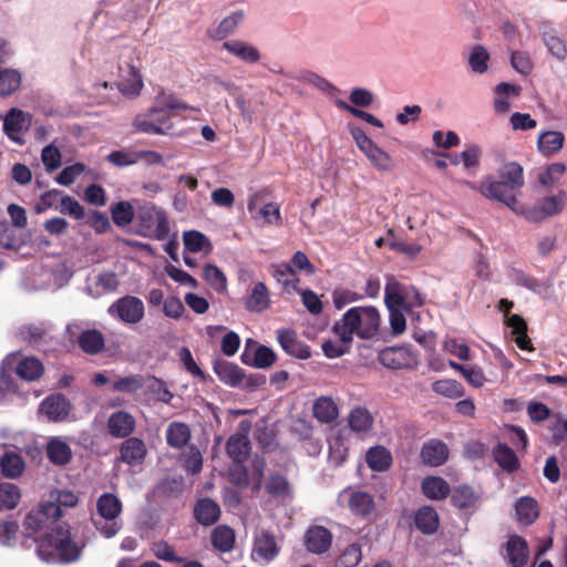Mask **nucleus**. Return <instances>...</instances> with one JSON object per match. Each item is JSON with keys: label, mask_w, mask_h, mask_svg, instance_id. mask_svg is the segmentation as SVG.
<instances>
[{"label": "nucleus", "mask_w": 567, "mask_h": 567, "mask_svg": "<svg viewBox=\"0 0 567 567\" xmlns=\"http://www.w3.org/2000/svg\"><path fill=\"white\" fill-rule=\"evenodd\" d=\"M59 516V506L47 502L31 511L24 522L27 535L38 543V556L47 563H70L81 555V548L70 537L69 526L55 520Z\"/></svg>", "instance_id": "obj_1"}, {"label": "nucleus", "mask_w": 567, "mask_h": 567, "mask_svg": "<svg viewBox=\"0 0 567 567\" xmlns=\"http://www.w3.org/2000/svg\"><path fill=\"white\" fill-rule=\"evenodd\" d=\"M381 316L373 306L353 307L333 324V333L344 341H352L355 334L360 339L373 338L380 329Z\"/></svg>", "instance_id": "obj_2"}, {"label": "nucleus", "mask_w": 567, "mask_h": 567, "mask_svg": "<svg viewBox=\"0 0 567 567\" xmlns=\"http://www.w3.org/2000/svg\"><path fill=\"white\" fill-rule=\"evenodd\" d=\"M137 233L146 238L164 240L169 234L166 212L152 203H142L136 212Z\"/></svg>", "instance_id": "obj_3"}, {"label": "nucleus", "mask_w": 567, "mask_h": 567, "mask_svg": "<svg viewBox=\"0 0 567 567\" xmlns=\"http://www.w3.org/2000/svg\"><path fill=\"white\" fill-rule=\"evenodd\" d=\"M9 370H14L17 375L24 381L38 380L44 371L41 361L34 357H24L13 353L6 358L3 361L1 378H0V400L4 398V391L16 392V388L9 380Z\"/></svg>", "instance_id": "obj_4"}, {"label": "nucleus", "mask_w": 567, "mask_h": 567, "mask_svg": "<svg viewBox=\"0 0 567 567\" xmlns=\"http://www.w3.org/2000/svg\"><path fill=\"white\" fill-rule=\"evenodd\" d=\"M351 134L359 150L367 156L375 169L390 172L393 168L392 157L379 147L361 128L353 127Z\"/></svg>", "instance_id": "obj_5"}, {"label": "nucleus", "mask_w": 567, "mask_h": 567, "mask_svg": "<svg viewBox=\"0 0 567 567\" xmlns=\"http://www.w3.org/2000/svg\"><path fill=\"white\" fill-rule=\"evenodd\" d=\"M172 114L153 105L147 112L135 116L133 126L145 134L165 135L172 128Z\"/></svg>", "instance_id": "obj_6"}, {"label": "nucleus", "mask_w": 567, "mask_h": 567, "mask_svg": "<svg viewBox=\"0 0 567 567\" xmlns=\"http://www.w3.org/2000/svg\"><path fill=\"white\" fill-rule=\"evenodd\" d=\"M566 203V193L559 192L556 195L547 196L532 206H519L518 213L527 220L539 221L547 217L559 214Z\"/></svg>", "instance_id": "obj_7"}, {"label": "nucleus", "mask_w": 567, "mask_h": 567, "mask_svg": "<svg viewBox=\"0 0 567 567\" xmlns=\"http://www.w3.org/2000/svg\"><path fill=\"white\" fill-rule=\"evenodd\" d=\"M472 189H477L483 196L504 203L512 210L518 213L519 206L513 190L501 179L496 181L492 177H485L478 186L473 183L465 182Z\"/></svg>", "instance_id": "obj_8"}, {"label": "nucleus", "mask_w": 567, "mask_h": 567, "mask_svg": "<svg viewBox=\"0 0 567 567\" xmlns=\"http://www.w3.org/2000/svg\"><path fill=\"white\" fill-rule=\"evenodd\" d=\"M109 313L124 323L134 324L144 318L145 307L140 298L125 296L109 307Z\"/></svg>", "instance_id": "obj_9"}, {"label": "nucleus", "mask_w": 567, "mask_h": 567, "mask_svg": "<svg viewBox=\"0 0 567 567\" xmlns=\"http://www.w3.org/2000/svg\"><path fill=\"white\" fill-rule=\"evenodd\" d=\"M384 301L392 307H399L404 310H410L423 303L420 292L414 287L401 286L396 282L386 285Z\"/></svg>", "instance_id": "obj_10"}, {"label": "nucleus", "mask_w": 567, "mask_h": 567, "mask_svg": "<svg viewBox=\"0 0 567 567\" xmlns=\"http://www.w3.org/2000/svg\"><path fill=\"white\" fill-rule=\"evenodd\" d=\"M31 125V115L20 109H11L3 118V132L14 143H24L23 133Z\"/></svg>", "instance_id": "obj_11"}, {"label": "nucleus", "mask_w": 567, "mask_h": 567, "mask_svg": "<svg viewBox=\"0 0 567 567\" xmlns=\"http://www.w3.org/2000/svg\"><path fill=\"white\" fill-rule=\"evenodd\" d=\"M280 553L275 536L267 530L258 533L252 543L251 558L258 564H268L274 560Z\"/></svg>", "instance_id": "obj_12"}, {"label": "nucleus", "mask_w": 567, "mask_h": 567, "mask_svg": "<svg viewBox=\"0 0 567 567\" xmlns=\"http://www.w3.org/2000/svg\"><path fill=\"white\" fill-rule=\"evenodd\" d=\"M247 208L256 221L264 225L280 223L281 216L279 206L276 203L261 205V195L259 193H255L249 196Z\"/></svg>", "instance_id": "obj_13"}, {"label": "nucleus", "mask_w": 567, "mask_h": 567, "mask_svg": "<svg viewBox=\"0 0 567 567\" xmlns=\"http://www.w3.org/2000/svg\"><path fill=\"white\" fill-rule=\"evenodd\" d=\"M379 361L388 369H409L417 364V357L405 347H389L379 353Z\"/></svg>", "instance_id": "obj_14"}, {"label": "nucleus", "mask_w": 567, "mask_h": 567, "mask_svg": "<svg viewBox=\"0 0 567 567\" xmlns=\"http://www.w3.org/2000/svg\"><path fill=\"white\" fill-rule=\"evenodd\" d=\"M117 86L122 94L126 96H137L143 87L142 76L137 66L126 62L125 66L120 65Z\"/></svg>", "instance_id": "obj_15"}, {"label": "nucleus", "mask_w": 567, "mask_h": 567, "mask_svg": "<svg viewBox=\"0 0 567 567\" xmlns=\"http://www.w3.org/2000/svg\"><path fill=\"white\" fill-rule=\"evenodd\" d=\"M332 544V534L323 526H311L305 534V546L313 554L328 551Z\"/></svg>", "instance_id": "obj_16"}, {"label": "nucleus", "mask_w": 567, "mask_h": 567, "mask_svg": "<svg viewBox=\"0 0 567 567\" xmlns=\"http://www.w3.org/2000/svg\"><path fill=\"white\" fill-rule=\"evenodd\" d=\"M347 497L348 507L352 514L365 517L370 515L375 507L372 495L362 491L342 492L340 498Z\"/></svg>", "instance_id": "obj_17"}, {"label": "nucleus", "mask_w": 567, "mask_h": 567, "mask_svg": "<svg viewBox=\"0 0 567 567\" xmlns=\"http://www.w3.org/2000/svg\"><path fill=\"white\" fill-rule=\"evenodd\" d=\"M39 412L49 421H62L70 412V403L62 395H51L40 404Z\"/></svg>", "instance_id": "obj_18"}, {"label": "nucleus", "mask_w": 567, "mask_h": 567, "mask_svg": "<svg viewBox=\"0 0 567 567\" xmlns=\"http://www.w3.org/2000/svg\"><path fill=\"white\" fill-rule=\"evenodd\" d=\"M248 430L249 426L241 423L238 432L227 442V453L236 463L243 462L249 452Z\"/></svg>", "instance_id": "obj_19"}, {"label": "nucleus", "mask_w": 567, "mask_h": 567, "mask_svg": "<svg viewBox=\"0 0 567 567\" xmlns=\"http://www.w3.org/2000/svg\"><path fill=\"white\" fill-rule=\"evenodd\" d=\"M107 429L114 437H126L135 429V419L126 411H117L107 420Z\"/></svg>", "instance_id": "obj_20"}, {"label": "nucleus", "mask_w": 567, "mask_h": 567, "mask_svg": "<svg viewBox=\"0 0 567 567\" xmlns=\"http://www.w3.org/2000/svg\"><path fill=\"white\" fill-rule=\"evenodd\" d=\"M421 458L430 466H440L449 458V449L444 442L431 440L422 446Z\"/></svg>", "instance_id": "obj_21"}, {"label": "nucleus", "mask_w": 567, "mask_h": 567, "mask_svg": "<svg viewBox=\"0 0 567 567\" xmlns=\"http://www.w3.org/2000/svg\"><path fill=\"white\" fill-rule=\"evenodd\" d=\"M277 340L281 348L290 355L298 359H308L311 354L309 348L296 339V334L290 330L277 331Z\"/></svg>", "instance_id": "obj_22"}, {"label": "nucleus", "mask_w": 567, "mask_h": 567, "mask_svg": "<svg viewBox=\"0 0 567 567\" xmlns=\"http://www.w3.org/2000/svg\"><path fill=\"white\" fill-rule=\"evenodd\" d=\"M506 558L513 567H523L528 559V547L522 537L514 535L506 544Z\"/></svg>", "instance_id": "obj_23"}, {"label": "nucleus", "mask_w": 567, "mask_h": 567, "mask_svg": "<svg viewBox=\"0 0 567 567\" xmlns=\"http://www.w3.org/2000/svg\"><path fill=\"white\" fill-rule=\"evenodd\" d=\"M223 48L246 63H256L260 59L257 48L244 41L229 40L223 43Z\"/></svg>", "instance_id": "obj_24"}, {"label": "nucleus", "mask_w": 567, "mask_h": 567, "mask_svg": "<svg viewBox=\"0 0 567 567\" xmlns=\"http://www.w3.org/2000/svg\"><path fill=\"white\" fill-rule=\"evenodd\" d=\"M146 455V447L142 440L130 437L121 446V458L130 465L140 464Z\"/></svg>", "instance_id": "obj_25"}, {"label": "nucleus", "mask_w": 567, "mask_h": 567, "mask_svg": "<svg viewBox=\"0 0 567 567\" xmlns=\"http://www.w3.org/2000/svg\"><path fill=\"white\" fill-rule=\"evenodd\" d=\"M96 509L101 519H116L122 512V502L114 494L105 493L99 497Z\"/></svg>", "instance_id": "obj_26"}, {"label": "nucleus", "mask_w": 567, "mask_h": 567, "mask_svg": "<svg viewBox=\"0 0 567 567\" xmlns=\"http://www.w3.org/2000/svg\"><path fill=\"white\" fill-rule=\"evenodd\" d=\"M47 455L53 464L63 466L71 461L72 450L62 439L53 437L47 445Z\"/></svg>", "instance_id": "obj_27"}, {"label": "nucleus", "mask_w": 567, "mask_h": 567, "mask_svg": "<svg viewBox=\"0 0 567 567\" xmlns=\"http://www.w3.org/2000/svg\"><path fill=\"white\" fill-rule=\"evenodd\" d=\"M515 513L520 524L530 525L539 515L538 504L533 497L523 496L515 503Z\"/></svg>", "instance_id": "obj_28"}, {"label": "nucleus", "mask_w": 567, "mask_h": 567, "mask_svg": "<svg viewBox=\"0 0 567 567\" xmlns=\"http://www.w3.org/2000/svg\"><path fill=\"white\" fill-rule=\"evenodd\" d=\"M422 492L434 501L444 499L450 494V485L440 476H427L422 482Z\"/></svg>", "instance_id": "obj_29"}, {"label": "nucleus", "mask_w": 567, "mask_h": 567, "mask_svg": "<svg viewBox=\"0 0 567 567\" xmlns=\"http://www.w3.org/2000/svg\"><path fill=\"white\" fill-rule=\"evenodd\" d=\"M269 302V292L266 285L264 282H257L247 297L245 306L249 311L261 312L268 308Z\"/></svg>", "instance_id": "obj_30"}, {"label": "nucleus", "mask_w": 567, "mask_h": 567, "mask_svg": "<svg viewBox=\"0 0 567 567\" xmlns=\"http://www.w3.org/2000/svg\"><path fill=\"white\" fill-rule=\"evenodd\" d=\"M183 241L185 249L189 252H203L208 255L213 249L208 237L198 230L184 231Z\"/></svg>", "instance_id": "obj_31"}, {"label": "nucleus", "mask_w": 567, "mask_h": 567, "mask_svg": "<svg viewBox=\"0 0 567 567\" xmlns=\"http://www.w3.org/2000/svg\"><path fill=\"white\" fill-rule=\"evenodd\" d=\"M506 323L511 328L512 334L515 336L517 347L522 350H533L527 336V324L525 320L518 315H512L507 317Z\"/></svg>", "instance_id": "obj_32"}, {"label": "nucleus", "mask_w": 567, "mask_h": 567, "mask_svg": "<svg viewBox=\"0 0 567 567\" xmlns=\"http://www.w3.org/2000/svg\"><path fill=\"white\" fill-rule=\"evenodd\" d=\"M565 136L558 131H547L539 135L537 146L540 153L550 156L561 150Z\"/></svg>", "instance_id": "obj_33"}, {"label": "nucleus", "mask_w": 567, "mask_h": 567, "mask_svg": "<svg viewBox=\"0 0 567 567\" xmlns=\"http://www.w3.org/2000/svg\"><path fill=\"white\" fill-rule=\"evenodd\" d=\"M415 525L423 533L431 535L437 530L439 515L431 506L421 507L415 514Z\"/></svg>", "instance_id": "obj_34"}, {"label": "nucleus", "mask_w": 567, "mask_h": 567, "mask_svg": "<svg viewBox=\"0 0 567 567\" xmlns=\"http://www.w3.org/2000/svg\"><path fill=\"white\" fill-rule=\"evenodd\" d=\"M94 289L87 287V291L93 297H99L103 293L114 292L118 288L120 281L115 272L103 271L95 277Z\"/></svg>", "instance_id": "obj_35"}, {"label": "nucleus", "mask_w": 567, "mask_h": 567, "mask_svg": "<svg viewBox=\"0 0 567 567\" xmlns=\"http://www.w3.org/2000/svg\"><path fill=\"white\" fill-rule=\"evenodd\" d=\"M220 515L219 506L212 499H200L195 506L196 519L203 525L214 524Z\"/></svg>", "instance_id": "obj_36"}, {"label": "nucleus", "mask_w": 567, "mask_h": 567, "mask_svg": "<svg viewBox=\"0 0 567 567\" xmlns=\"http://www.w3.org/2000/svg\"><path fill=\"white\" fill-rule=\"evenodd\" d=\"M365 461L371 470L382 472L390 467L392 456L385 447L374 446L367 452Z\"/></svg>", "instance_id": "obj_37"}, {"label": "nucleus", "mask_w": 567, "mask_h": 567, "mask_svg": "<svg viewBox=\"0 0 567 567\" xmlns=\"http://www.w3.org/2000/svg\"><path fill=\"white\" fill-rule=\"evenodd\" d=\"M166 440L168 445L181 449L190 440V430L187 424L173 422L166 430Z\"/></svg>", "instance_id": "obj_38"}, {"label": "nucleus", "mask_w": 567, "mask_h": 567, "mask_svg": "<svg viewBox=\"0 0 567 567\" xmlns=\"http://www.w3.org/2000/svg\"><path fill=\"white\" fill-rule=\"evenodd\" d=\"M0 466L2 474L9 478H16L24 471V462L16 452H6L0 457Z\"/></svg>", "instance_id": "obj_39"}, {"label": "nucleus", "mask_w": 567, "mask_h": 567, "mask_svg": "<svg viewBox=\"0 0 567 567\" xmlns=\"http://www.w3.org/2000/svg\"><path fill=\"white\" fill-rule=\"evenodd\" d=\"M212 544L213 546L221 551H230L235 544V533L231 528L220 525L212 532Z\"/></svg>", "instance_id": "obj_40"}, {"label": "nucleus", "mask_w": 567, "mask_h": 567, "mask_svg": "<svg viewBox=\"0 0 567 567\" xmlns=\"http://www.w3.org/2000/svg\"><path fill=\"white\" fill-rule=\"evenodd\" d=\"M313 414L321 423H330L338 417L337 404L332 399L321 396L313 404Z\"/></svg>", "instance_id": "obj_41"}, {"label": "nucleus", "mask_w": 567, "mask_h": 567, "mask_svg": "<svg viewBox=\"0 0 567 567\" xmlns=\"http://www.w3.org/2000/svg\"><path fill=\"white\" fill-rule=\"evenodd\" d=\"M499 177L512 190L524 185L523 167L514 162L502 167Z\"/></svg>", "instance_id": "obj_42"}, {"label": "nucleus", "mask_w": 567, "mask_h": 567, "mask_svg": "<svg viewBox=\"0 0 567 567\" xmlns=\"http://www.w3.org/2000/svg\"><path fill=\"white\" fill-rule=\"evenodd\" d=\"M276 280L287 290L297 291L299 279L297 278L293 268L289 264H281L274 268L272 272Z\"/></svg>", "instance_id": "obj_43"}, {"label": "nucleus", "mask_w": 567, "mask_h": 567, "mask_svg": "<svg viewBox=\"0 0 567 567\" xmlns=\"http://www.w3.org/2000/svg\"><path fill=\"white\" fill-rule=\"evenodd\" d=\"M362 548L358 543L348 545L336 559L332 567H355L362 560Z\"/></svg>", "instance_id": "obj_44"}, {"label": "nucleus", "mask_w": 567, "mask_h": 567, "mask_svg": "<svg viewBox=\"0 0 567 567\" xmlns=\"http://www.w3.org/2000/svg\"><path fill=\"white\" fill-rule=\"evenodd\" d=\"M21 85V74L16 69H0V95H10Z\"/></svg>", "instance_id": "obj_45"}, {"label": "nucleus", "mask_w": 567, "mask_h": 567, "mask_svg": "<svg viewBox=\"0 0 567 567\" xmlns=\"http://www.w3.org/2000/svg\"><path fill=\"white\" fill-rule=\"evenodd\" d=\"M432 390L436 394L449 399H457L463 396L464 394L463 385L460 382L452 379H442L435 381L432 384Z\"/></svg>", "instance_id": "obj_46"}, {"label": "nucleus", "mask_w": 567, "mask_h": 567, "mask_svg": "<svg viewBox=\"0 0 567 567\" xmlns=\"http://www.w3.org/2000/svg\"><path fill=\"white\" fill-rule=\"evenodd\" d=\"M80 347L90 354L100 352L104 347V338L97 330H87L79 338Z\"/></svg>", "instance_id": "obj_47"}, {"label": "nucleus", "mask_w": 567, "mask_h": 567, "mask_svg": "<svg viewBox=\"0 0 567 567\" xmlns=\"http://www.w3.org/2000/svg\"><path fill=\"white\" fill-rule=\"evenodd\" d=\"M206 282L216 291L225 292L227 289V279L224 272L215 265L206 264L203 269Z\"/></svg>", "instance_id": "obj_48"}, {"label": "nucleus", "mask_w": 567, "mask_h": 567, "mask_svg": "<svg viewBox=\"0 0 567 567\" xmlns=\"http://www.w3.org/2000/svg\"><path fill=\"white\" fill-rule=\"evenodd\" d=\"M489 54L482 45H475L470 52L468 64L474 73L483 74L488 69Z\"/></svg>", "instance_id": "obj_49"}, {"label": "nucleus", "mask_w": 567, "mask_h": 567, "mask_svg": "<svg viewBox=\"0 0 567 567\" xmlns=\"http://www.w3.org/2000/svg\"><path fill=\"white\" fill-rule=\"evenodd\" d=\"M566 173V166L563 163H551L539 172L538 181L542 185L550 187L558 183Z\"/></svg>", "instance_id": "obj_50"}, {"label": "nucleus", "mask_w": 567, "mask_h": 567, "mask_svg": "<svg viewBox=\"0 0 567 567\" xmlns=\"http://www.w3.org/2000/svg\"><path fill=\"white\" fill-rule=\"evenodd\" d=\"M20 497L21 494L18 486L12 483L0 484V509L14 508L18 505Z\"/></svg>", "instance_id": "obj_51"}, {"label": "nucleus", "mask_w": 567, "mask_h": 567, "mask_svg": "<svg viewBox=\"0 0 567 567\" xmlns=\"http://www.w3.org/2000/svg\"><path fill=\"white\" fill-rule=\"evenodd\" d=\"M154 105L156 107H161L164 110H167V113L172 114V111L181 110V111H187V110H195L192 106H188L184 103H182L174 94L161 91L155 96Z\"/></svg>", "instance_id": "obj_52"}, {"label": "nucleus", "mask_w": 567, "mask_h": 567, "mask_svg": "<svg viewBox=\"0 0 567 567\" xmlns=\"http://www.w3.org/2000/svg\"><path fill=\"white\" fill-rule=\"evenodd\" d=\"M494 457L497 464L506 471H514L518 467V460L513 450L504 444H498L494 450Z\"/></svg>", "instance_id": "obj_53"}, {"label": "nucleus", "mask_w": 567, "mask_h": 567, "mask_svg": "<svg viewBox=\"0 0 567 567\" xmlns=\"http://www.w3.org/2000/svg\"><path fill=\"white\" fill-rule=\"evenodd\" d=\"M329 462L333 466L341 465L348 456V447L340 436L329 439Z\"/></svg>", "instance_id": "obj_54"}, {"label": "nucleus", "mask_w": 567, "mask_h": 567, "mask_svg": "<svg viewBox=\"0 0 567 567\" xmlns=\"http://www.w3.org/2000/svg\"><path fill=\"white\" fill-rule=\"evenodd\" d=\"M215 372L221 381L236 385L241 381V370L229 362H221L215 367Z\"/></svg>", "instance_id": "obj_55"}, {"label": "nucleus", "mask_w": 567, "mask_h": 567, "mask_svg": "<svg viewBox=\"0 0 567 567\" xmlns=\"http://www.w3.org/2000/svg\"><path fill=\"white\" fill-rule=\"evenodd\" d=\"M372 416L367 409L358 408L349 415V425L355 432H364L371 427Z\"/></svg>", "instance_id": "obj_56"}, {"label": "nucleus", "mask_w": 567, "mask_h": 567, "mask_svg": "<svg viewBox=\"0 0 567 567\" xmlns=\"http://www.w3.org/2000/svg\"><path fill=\"white\" fill-rule=\"evenodd\" d=\"M385 306L389 310V322L392 333L394 336L402 334L406 329V319L403 315L405 310L399 307H392L390 303H385Z\"/></svg>", "instance_id": "obj_57"}, {"label": "nucleus", "mask_w": 567, "mask_h": 567, "mask_svg": "<svg viewBox=\"0 0 567 567\" xmlns=\"http://www.w3.org/2000/svg\"><path fill=\"white\" fill-rule=\"evenodd\" d=\"M112 217L116 225L126 226L134 217L133 206L127 202H120L112 208Z\"/></svg>", "instance_id": "obj_58"}, {"label": "nucleus", "mask_w": 567, "mask_h": 567, "mask_svg": "<svg viewBox=\"0 0 567 567\" xmlns=\"http://www.w3.org/2000/svg\"><path fill=\"white\" fill-rule=\"evenodd\" d=\"M106 158L115 166H130L138 163V151H115L110 153Z\"/></svg>", "instance_id": "obj_59"}, {"label": "nucleus", "mask_w": 567, "mask_h": 567, "mask_svg": "<svg viewBox=\"0 0 567 567\" xmlns=\"http://www.w3.org/2000/svg\"><path fill=\"white\" fill-rule=\"evenodd\" d=\"M338 340H327L321 344L323 353L330 358H339L343 355L350 348L352 341H344L341 337H337Z\"/></svg>", "instance_id": "obj_60"}, {"label": "nucleus", "mask_w": 567, "mask_h": 567, "mask_svg": "<svg viewBox=\"0 0 567 567\" xmlns=\"http://www.w3.org/2000/svg\"><path fill=\"white\" fill-rule=\"evenodd\" d=\"M143 378L140 375H128L116 380L113 383V390L124 393H135L143 388Z\"/></svg>", "instance_id": "obj_61"}, {"label": "nucleus", "mask_w": 567, "mask_h": 567, "mask_svg": "<svg viewBox=\"0 0 567 567\" xmlns=\"http://www.w3.org/2000/svg\"><path fill=\"white\" fill-rule=\"evenodd\" d=\"M165 272L171 279H173L175 282L182 286L189 287L193 289H196L198 287V281L183 269L169 265L165 267Z\"/></svg>", "instance_id": "obj_62"}, {"label": "nucleus", "mask_w": 567, "mask_h": 567, "mask_svg": "<svg viewBox=\"0 0 567 567\" xmlns=\"http://www.w3.org/2000/svg\"><path fill=\"white\" fill-rule=\"evenodd\" d=\"M60 213L64 215H69L75 219L84 218L85 212L84 207L71 196H63L60 203Z\"/></svg>", "instance_id": "obj_63"}, {"label": "nucleus", "mask_w": 567, "mask_h": 567, "mask_svg": "<svg viewBox=\"0 0 567 567\" xmlns=\"http://www.w3.org/2000/svg\"><path fill=\"white\" fill-rule=\"evenodd\" d=\"M482 155V150L478 145H470L463 152L460 153V158L463 164V167L466 171L474 169L480 164V158Z\"/></svg>", "instance_id": "obj_64"}]
</instances>
